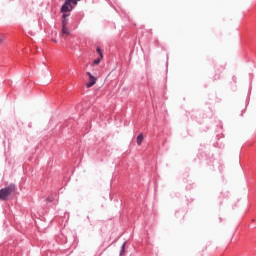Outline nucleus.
<instances>
[{
	"instance_id": "nucleus-1",
	"label": "nucleus",
	"mask_w": 256,
	"mask_h": 256,
	"mask_svg": "<svg viewBox=\"0 0 256 256\" xmlns=\"http://www.w3.org/2000/svg\"><path fill=\"white\" fill-rule=\"evenodd\" d=\"M14 191H15L14 185H10L6 188H2L0 190V201H7V199H9V196L11 195V193H14Z\"/></svg>"
},
{
	"instance_id": "nucleus-2",
	"label": "nucleus",
	"mask_w": 256,
	"mask_h": 256,
	"mask_svg": "<svg viewBox=\"0 0 256 256\" xmlns=\"http://www.w3.org/2000/svg\"><path fill=\"white\" fill-rule=\"evenodd\" d=\"M77 1H81V0H66V2L61 8V12L67 13L68 11H72L73 5H77Z\"/></svg>"
},
{
	"instance_id": "nucleus-3",
	"label": "nucleus",
	"mask_w": 256,
	"mask_h": 256,
	"mask_svg": "<svg viewBox=\"0 0 256 256\" xmlns=\"http://www.w3.org/2000/svg\"><path fill=\"white\" fill-rule=\"evenodd\" d=\"M87 75L89 77V82L86 83V87L88 89H91V87H93V85H95L97 83V77L93 76V74H91V72H87Z\"/></svg>"
},
{
	"instance_id": "nucleus-4",
	"label": "nucleus",
	"mask_w": 256,
	"mask_h": 256,
	"mask_svg": "<svg viewBox=\"0 0 256 256\" xmlns=\"http://www.w3.org/2000/svg\"><path fill=\"white\" fill-rule=\"evenodd\" d=\"M62 35H70L69 29L67 28V21L62 22Z\"/></svg>"
},
{
	"instance_id": "nucleus-5",
	"label": "nucleus",
	"mask_w": 256,
	"mask_h": 256,
	"mask_svg": "<svg viewBox=\"0 0 256 256\" xmlns=\"http://www.w3.org/2000/svg\"><path fill=\"white\" fill-rule=\"evenodd\" d=\"M102 59H103V55L99 56V58L94 60L93 65H99V63H101Z\"/></svg>"
},
{
	"instance_id": "nucleus-6",
	"label": "nucleus",
	"mask_w": 256,
	"mask_h": 256,
	"mask_svg": "<svg viewBox=\"0 0 256 256\" xmlns=\"http://www.w3.org/2000/svg\"><path fill=\"white\" fill-rule=\"evenodd\" d=\"M141 143H143V135L142 134L138 135V137H137V145H141Z\"/></svg>"
},
{
	"instance_id": "nucleus-7",
	"label": "nucleus",
	"mask_w": 256,
	"mask_h": 256,
	"mask_svg": "<svg viewBox=\"0 0 256 256\" xmlns=\"http://www.w3.org/2000/svg\"><path fill=\"white\" fill-rule=\"evenodd\" d=\"M4 41H5V35L0 33V45H3Z\"/></svg>"
},
{
	"instance_id": "nucleus-8",
	"label": "nucleus",
	"mask_w": 256,
	"mask_h": 256,
	"mask_svg": "<svg viewBox=\"0 0 256 256\" xmlns=\"http://www.w3.org/2000/svg\"><path fill=\"white\" fill-rule=\"evenodd\" d=\"M96 51H97L99 57H101V55H103V51L101 50V48L97 47Z\"/></svg>"
},
{
	"instance_id": "nucleus-9",
	"label": "nucleus",
	"mask_w": 256,
	"mask_h": 256,
	"mask_svg": "<svg viewBox=\"0 0 256 256\" xmlns=\"http://www.w3.org/2000/svg\"><path fill=\"white\" fill-rule=\"evenodd\" d=\"M123 253H125V243L122 245V251H121L120 255H123Z\"/></svg>"
},
{
	"instance_id": "nucleus-10",
	"label": "nucleus",
	"mask_w": 256,
	"mask_h": 256,
	"mask_svg": "<svg viewBox=\"0 0 256 256\" xmlns=\"http://www.w3.org/2000/svg\"><path fill=\"white\" fill-rule=\"evenodd\" d=\"M63 17H64V19H65V17H67V15H63Z\"/></svg>"
}]
</instances>
